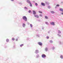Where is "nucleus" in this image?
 <instances>
[{
  "mask_svg": "<svg viewBox=\"0 0 63 63\" xmlns=\"http://www.w3.org/2000/svg\"><path fill=\"white\" fill-rule=\"evenodd\" d=\"M29 13H31V10H29Z\"/></svg>",
  "mask_w": 63,
  "mask_h": 63,
  "instance_id": "29",
  "label": "nucleus"
},
{
  "mask_svg": "<svg viewBox=\"0 0 63 63\" xmlns=\"http://www.w3.org/2000/svg\"><path fill=\"white\" fill-rule=\"evenodd\" d=\"M58 33H61V32H60V31H58Z\"/></svg>",
  "mask_w": 63,
  "mask_h": 63,
  "instance_id": "16",
  "label": "nucleus"
},
{
  "mask_svg": "<svg viewBox=\"0 0 63 63\" xmlns=\"http://www.w3.org/2000/svg\"><path fill=\"white\" fill-rule=\"evenodd\" d=\"M60 10L61 11H62V12H63V9L62 8H60Z\"/></svg>",
  "mask_w": 63,
  "mask_h": 63,
  "instance_id": "10",
  "label": "nucleus"
},
{
  "mask_svg": "<svg viewBox=\"0 0 63 63\" xmlns=\"http://www.w3.org/2000/svg\"><path fill=\"white\" fill-rule=\"evenodd\" d=\"M27 3H29V4H31V2H30V1L29 0H27Z\"/></svg>",
  "mask_w": 63,
  "mask_h": 63,
  "instance_id": "3",
  "label": "nucleus"
},
{
  "mask_svg": "<svg viewBox=\"0 0 63 63\" xmlns=\"http://www.w3.org/2000/svg\"><path fill=\"white\" fill-rule=\"evenodd\" d=\"M57 7L59 6V4H57L56 5Z\"/></svg>",
  "mask_w": 63,
  "mask_h": 63,
  "instance_id": "24",
  "label": "nucleus"
},
{
  "mask_svg": "<svg viewBox=\"0 0 63 63\" xmlns=\"http://www.w3.org/2000/svg\"><path fill=\"white\" fill-rule=\"evenodd\" d=\"M51 13H52V14H54V12L53 11H52L51 12Z\"/></svg>",
  "mask_w": 63,
  "mask_h": 63,
  "instance_id": "12",
  "label": "nucleus"
},
{
  "mask_svg": "<svg viewBox=\"0 0 63 63\" xmlns=\"http://www.w3.org/2000/svg\"><path fill=\"white\" fill-rule=\"evenodd\" d=\"M39 52V50H36L35 51V53H38Z\"/></svg>",
  "mask_w": 63,
  "mask_h": 63,
  "instance_id": "6",
  "label": "nucleus"
},
{
  "mask_svg": "<svg viewBox=\"0 0 63 63\" xmlns=\"http://www.w3.org/2000/svg\"><path fill=\"white\" fill-rule=\"evenodd\" d=\"M39 13H40V14H42V12L41 11H39Z\"/></svg>",
  "mask_w": 63,
  "mask_h": 63,
  "instance_id": "18",
  "label": "nucleus"
},
{
  "mask_svg": "<svg viewBox=\"0 0 63 63\" xmlns=\"http://www.w3.org/2000/svg\"><path fill=\"white\" fill-rule=\"evenodd\" d=\"M45 23H46V24H48V23L47 22H46Z\"/></svg>",
  "mask_w": 63,
  "mask_h": 63,
  "instance_id": "28",
  "label": "nucleus"
},
{
  "mask_svg": "<svg viewBox=\"0 0 63 63\" xmlns=\"http://www.w3.org/2000/svg\"><path fill=\"white\" fill-rule=\"evenodd\" d=\"M49 7H50V6H49Z\"/></svg>",
  "mask_w": 63,
  "mask_h": 63,
  "instance_id": "36",
  "label": "nucleus"
},
{
  "mask_svg": "<svg viewBox=\"0 0 63 63\" xmlns=\"http://www.w3.org/2000/svg\"><path fill=\"white\" fill-rule=\"evenodd\" d=\"M23 19L25 21H27V18L26 16H24L23 17Z\"/></svg>",
  "mask_w": 63,
  "mask_h": 63,
  "instance_id": "1",
  "label": "nucleus"
},
{
  "mask_svg": "<svg viewBox=\"0 0 63 63\" xmlns=\"http://www.w3.org/2000/svg\"><path fill=\"white\" fill-rule=\"evenodd\" d=\"M25 24H23V27H25Z\"/></svg>",
  "mask_w": 63,
  "mask_h": 63,
  "instance_id": "11",
  "label": "nucleus"
},
{
  "mask_svg": "<svg viewBox=\"0 0 63 63\" xmlns=\"http://www.w3.org/2000/svg\"><path fill=\"white\" fill-rule=\"evenodd\" d=\"M62 15H63V12L61 13Z\"/></svg>",
  "mask_w": 63,
  "mask_h": 63,
  "instance_id": "31",
  "label": "nucleus"
},
{
  "mask_svg": "<svg viewBox=\"0 0 63 63\" xmlns=\"http://www.w3.org/2000/svg\"><path fill=\"white\" fill-rule=\"evenodd\" d=\"M49 42L50 43H52V41L51 40Z\"/></svg>",
  "mask_w": 63,
  "mask_h": 63,
  "instance_id": "19",
  "label": "nucleus"
},
{
  "mask_svg": "<svg viewBox=\"0 0 63 63\" xmlns=\"http://www.w3.org/2000/svg\"><path fill=\"white\" fill-rule=\"evenodd\" d=\"M23 46V44H21L20 45V47H22V46Z\"/></svg>",
  "mask_w": 63,
  "mask_h": 63,
  "instance_id": "20",
  "label": "nucleus"
},
{
  "mask_svg": "<svg viewBox=\"0 0 63 63\" xmlns=\"http://www.w3.org/2000/svg\"><path fill=\"white\" fill-rule=\"evenodd\" d=\"M42 57L43 58H45V57H46V56L44 54H43L42 55Z\"/></svg>",
  "mask_w": 63,
  "mask_h": 63,
  "instance_id": "2",
  "label": "nucleus"
},
{
  "mask_svg": "<svg viewBox=\"0 0 63 63\" xmlns=\"http://www.w3.org/2000/svg\"><path fill=\"white\" fill-rule=\"evenodd\" d=\"M12 1H14V0H11Z\"/></svg>",
  "mask_w": 63,
  "mask_h": 63,
  "instance_id": "33",
  "label": "nucleus"
},
{
  "mask_svg": "<svg viewBox=\"0 0 63 63\" xmlns=\"http://www.w3.org/2000/svg\"><path fill=\"white\" fill-rule=\"evenodd\" d=\"M50 23L51 25H54V22H52Z\"/></svg>",
  "mask_w": 63,
  "mask_h": 63,
  "instance_id": "4",
  "label": "nucleus"
},
{
  "mask_svg": "<svg viewBox=\"0 0 63 63\" xmlns=\"http://www.w3.org/2000/svg\"><path fill=\"white\" fill-rule=\"evenodd\" d=\"M35 5L36 6H38V4L37 3H35Z\"/></svg>",
  "mask_w": 63,
  "mask_h": 63,
  "instance_id": "21",
  "label": "nucleus"
},
{
  "mask_svg": "<svg viewBox=\"0 0 63 63\" xmlns=\"http://www.w3.org/2000/svg\"><path fill=\"white\" fill-rule=\"evenodd\" d=\"M24 8H25V9H27V8L26 7H24Z\"/></svg>",
  "mask_w": 63,
  "mask_h": 63,
  "instance_id": "26",
  "label": "nucleus"
},
{
  "mask_svg": "<svg viewBox=\"0 0 63 63\" xmlns=\"http://www.w3.org/2000/svg\"><path fill=\"white\" fill-rule=\"evenodd\" d=\"M6 42H9V39H6Z\"/></svg>",
  "mask_w": 63,
  "mask_h": 63,
  "instance_id": "17",
  "label": "nucleus"
},
{
  "mask_svg": "<svg viewBox=\"0 0 63 63\" xmlns=\"http://www.w3.org/2000/svg\"><path fill=\"white\" fill-rule=\"evenodd\" d=\"M39 57V56H37V57Z\"/></svg>",
  "mask_w": 63,
  "mask_h": 63,
  "instance_id": "35",
  "label": "nucleus"
},
{
  "mask_svg": "<svg viewBox=\"0 0 63 63\" xmlns=\"http://www.w3.org/2000/svg\"><path fill=\"white\" fill-rule=\"evenodd\" d=\"M35 17H37V18H39V16L37 15H34Z\"/></svg>",
  "mask_w": 63,
  "mask_h": 63,
  "instance_id": "9",
  "label": "nucleus"
},
{
  "mask_svg": "<svg viewBox=\"0 0 63 63\" xmlns=\"http://www.w3.org/2000/svg\"><path fill=\"white\" fill-rule=\"evenodd\" d=\"M12 40H13V41H14L15 40V38H12Z\"/></svg>",
  "mask_w": 63,
  "mask_h": 63,
  "instance_id": "22",
  "label": "nucleus"
},
{
  "mask_svg": "<svg viewBox=\"0 0 63 63\" xmlns=\"http://www.w3.org/2000/svg\"><path fill=\"white\" fill-rule=\"evenodd\" d=\"M61 58H63V56H62V55H61Z\"/></svg>",
  "mask_w": 63,
  "mask_h": 63,
  "instance_id": "15",
  "label": "nucleus"
},
{
  "mask_svg": "<svg viewBox=\"0 0 63 63\" xmlns=\"http://www.w3.org/2000/svg\"><path fill=\"white\" fill-rule=\"evenodd\" d=\"M58 35H59V36H60V37H61V35H59V34Z\"/></svg>",
  "mask_w": 63,
  "mask_h": 63,
  "instance_id": "32",
  "label": "nucleus"
},
{
  "mask_svg": "<svg viewBox=\"0 0 63 63\" xmlns=\"http://www.w3.org/2000/svg\"><path fill=\"white\" fill-rule=\"evenodd\" d=\"M47 39H49V37L48 36H47Z\"/></svg>",
  "mask_w": 63,
  "mask_h": 63,
  "instance_id": "27",
  "label": "nucleus"
},
{
  "mask_svg": "<svg viewBox=\"0 0 63 63\" xmlns=\"http://www.w3.org/2000/svg\"><path fill=\"white\" fill-rule=\"evenodd\" d=\"M17 40H18L17 39H16V41H17Z\"/></svg>",
  "mask_w": 63,
  "mask_h": 63,
  "instance_id": "34",
  "label": "nucleus"
},
{
  "mask_svg": "<svg viewBox=\"0 0 63 63\" xmlns=\"http://www.w3.org/2000/svg\"><path fill=\"white\" fill-rule=\"evenodd\" d=\"M33 15H36V12H35V11L34 10H33Z\"/></svg>",
  "mask_w": 63,
  "mask_h": 63,
  "instance_id": "7",
  "label": "nucleus"
},
{
  "mask_svg": "<svg viewBox=\"0 0 63 63\" xmlns=\"http://www.w3.org/2000/svg\"><path fill=\"white\" fill-rule=\"evenodd\" d=\"M30 6H31V7H32V4H31V3L30 4Z\"/></svg>",
  "mask_w": 63,
  "mask_h": 63,
  "instance_id": "25",
  "label": "nucleus"
},
{
  "mask_svg": "<svg viewBox=\"0 0 63 63\" xmlns=\"http://www.w3.org/2000/svg\"><path fill=\"white\" fill-rule=\"evenodd\" d=\"M38 44L40 46H42V44L41 43L39 42L38 43Z\"/></svg>",
  "mask_w": 63,
  "mask_h": 63,
  "instance_id": "5",
  "label": "nucleus"
},
{
  "mask_svg": "<svg viewBox=\"0 0 63 63\" xmlns=\"http://www.w3.org/2000/svg\"><path fill=\"white\" fill-rule=\"evenodd\" d=\"M30 25L31 27H32V24H30Z\"/></svg>",
  "mask_w": 63,
  "mask_h": 63,
  "instance_id": "23",
  "label": "nucleus"
},
{
  "mask_svg": "<svg viewBox=\"0 0 63 63\" xmlns=\"http://www.w3.org/2000/svg\"><path fill=\"white\" fill-rule=\"evenodd\" d=\"M40 16L42 17V15H40Z\"/></svg>",
  "mask_w": 63,
  "mask_h": 63,
  "instance_id": "30",
  "label": "nucleus"
},
{
  "mask_svg": "<svg viewBox=\"0 0 63 63\" xmlns=\"http://www.w3.org/2000/svg\"><path fill=\"white\" fill-rule=\"evenodd\" d=\"M45 51H47V48H46L45 49Z\"/></svg>",
  "mask_w": 63,
  "mask_h": 63,
  "instance_id": "13",
  "label": "nucleus"
},
{
  "mask_svg": "<svg viewBox=\"0 0 63 63\" xmlns=\"http://www.w3.org/2000/svg\"><path fill=\"white\" fill-rule=\"evenodd\" d=\"M45 18H46V19H48V18L47 17V16H45Z\"/></svg>",
  "mask_w": 63,
  "mask_h": 63,
  "instance_id": "14",
  "label": "nucleus"
},
{
  "mask_svg": "<svg viewBox=\"0 0 63 63\" xmlns=\"http://www.w3.org/2000/svg\"><path fill=\"white\" fill-rule=\"evenodd\" d=\"M41 5H42V6H45V3H44L43 2L41 3Z\"/></svg>",
  "mask_w": 63,
  "mask_h": 63,
  "instance_id": "8",
  "label": "nucleus"
}]
</instances>
